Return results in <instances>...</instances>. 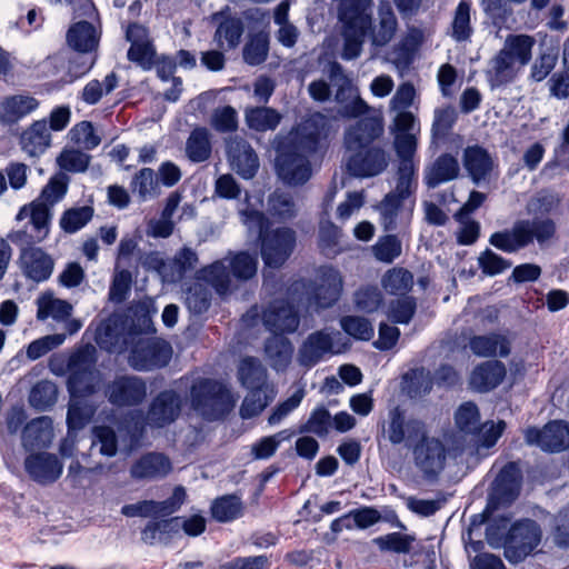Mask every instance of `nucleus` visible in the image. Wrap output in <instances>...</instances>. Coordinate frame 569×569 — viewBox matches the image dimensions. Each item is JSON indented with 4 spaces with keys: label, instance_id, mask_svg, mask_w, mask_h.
Instances as JSON below:
<instances>
[{
    "label": "nucleus",
    "instance_id": "obj_1",
    "mask_svg": "<svg viewBox=\"0 0 569 569\" xmlns=\"http://www.w3.org/2000/svg\"><path fill=\"white\" fill-rule=\"evenodd\" d=\"M327 131V117L315 112L292 127L286 136L277 137L274 169L284 184L299 187L310 180L311 158L320 150Z\"/></svg>",
    "mask_w": 569,
    "mask_h": 569
},
{
    "label": "nucleus",
    "instance_id": "obj_2",
    "mask_svg": "<svg viewBox=\"0 0 569 569\" xmlns=\"http://www.w3.org/2000/svg\"><path fill=\"white\" fill-rule=\"evenodd\" d=\"M385 131L381 117H365L346 128L343 146L349 153L346 157V172L352 178L367 179L383 173L390 154L385 146L376 142Z\"/></svg>",
    "mask_w": 569,
    "mask_h": 569
},
{
    "label": "nucleus",
    "instance_id": "obj_3",
    "mask_svg": "<svg viewBox=\"0 0 569 569\" xmlns=\"http://www.w3.org/2000/svg\"><path fill=\"white\" fill-rule=\"evenodd\" d=\"M535 39L528 34H509L503 47L490 60L487 78L492 88L502 87L515 81L519 69L527 66L532 58Z\"/></svg>",
    "mask_w": 569,
    "mask_h": 569
},
{
    "label": "nucleus",
    "instance_id": "obj_4",
    "mask_svg": "<svg viewBox=\"0 0 569 569\" xmlns=\"http://www.w3.org/2000/svg\"><path fill=\"white\" fill-rule=\"evenodd\" d=\"M556 232V222L550 218L520 219L510 229L493 232L489 243L502 252L515 253L535 240L539 244L548 242Z\"/></svg>",
    "mask_w": 569,
    "mask_h": 569
},
{
    "label": "nucleus",
    "instance_id": "obj_5",
    "mask_svg": "<svg viewBox=\"0 0 569 569\" xmlns=\"http://www.w3.org/2000/svg\"><path fill=\"white\" fill-rule=\"evenodd\" d=\"M369 11L367 0L341 1L338 17L343 28V60H353L360 56L365 38L372 26Z\"/></svg>",
    "mask_w": 569,
    "mask_h": 569
},
{
    "label": "nucleus",
    "instance_id": "obj_6",
    "mask_svg": "<svg viewBox=\"0 0 569 569\" xmlns=\"http://www.w3.org/2000/svg\"><path fill=\"white\" fill-rule=\"evenodd\" d=\"M190 401L192 409L208 421L223 419L234 406L229 389L210 378H200L192 383Z\"/></svg>",
    "mask_w": 569,
    "mask_h": 569
},
{
    "label": "nucleus",
    "instance_id": "obj_7",
    "mask_svg": "<svg viewBox=\"0 0 569 569\" xmlns=\"http://www.w3.org/2000/svg\"><path fill=\"white\" fill-rule=\"evenodd\" d=\"M541 537L542 531L536 520H517L502 538L505 558L510 563H520L540 545Z\"/></svg>",
    "mask_w": 569,
    "mask_h": 569
},
{
    "label": "nucleus",
    "instance_id": "obj_8",
    "mask_svg": "<svg viewBox=\"0 0 569 569\" xmlns=\"http://www.w3.org/2000/svg\"><path fill=\"white\" fill-rule=\"evenodd\" d=\"M308 305L316 311L333 307L340 299L343 279L332 266H321L316 270L315 279L303 286Z\"/></svg>",
    "mask_w": 569,
    "mask_h": 569
},
{
    "label": "nucleus",
    "instance_id": "obj_9",
    "mask_svg": "<svg viewBox=\"0 0 569 569\" xmlns=\"http://www.w3.org/2000/svg\"><path fill=\"white\" fill-rule=\"evenodd\" d=\"M172 348L169 342L159 338L138 340L131 348L128 361L137 371H151L164 368L171 360Z\"/></svg>",
    "mask_w": 569,
    "mask_h": 569
},
{
    "label": "nucleus",
    "instance_id": "obj_10",
    "mask_svg": "<svg viewBox=\"0 0 569 569\" xmlns=\"http://www.w3.org/2000/svg\"><path fill=\"white\" fill-rule=\"evenodd\" d=\"M296 240V232L289 227L268 231L259 239L263 263L272 269L282 267L293 252Z\"/></svg>",
    "mask_w": 569,
    "mask_h": 569
},
{
    "label": "nucleus",
    "instance_id": "obj_11",
    "mask_svg": "<svg viewBox=\"0 0 569 569\" xmlns=\"http://www.w3.org/2000/svg\"><path fill=\"white\" fill-rule=\"evenodd\" d=\"M383 433L388 441L398 446L403 443L408 449L426 433V425L419 419H406V412L396 406L388 412V420L383 425Z\"/></svg>",
    "mask_w": 569,
    "mask_h": 569
},
{
    "label": "nucleus",
    "instance_id": "obj_12",
    "mask_svg": "<svg viewBox=\"0 0 569 569\" xmlns=\"http://www.w3.org/2000/svg\"><path fill=\"white\" fill-rule=\"evenodd\" d=\"M104 397L117 408L136 407L147 398V383L138 376H117L106 385Z\"/></svg>",
    "mask_w": 569,
    "mask_h": 569
},
{
    "label": "nucleus",
    "instance_id": "obj_13",
    "mask_svg": "<svg viewBox=\"0 0 569 569\" xmlns=\"http://www.w3.org/2000/svg\"><path fill=\"white\" fill-rule=\"evenodd\" d=\"M525 440L545 452H562L569 448V423L551 420L542 428L530 427L525 431Z\"/></svg>",
    "mask_w": 569,
    "mask_h": 569
},
{
    "label": "nucleus",
    "instance_id": "obj_14",
    "mask_svg": "<svg viewBox=\"0 0 569 569\" xmlns=\"http://www.w3.org/2000/svg\"><path fill=\"white\" fill-rule=\"evenodd\" d=\"M416 466L427 476H437L446 465L447 450L442 441L427 432L410 448Z\"/></svg>",
    "mask_w": 569,
    "mask_h": 569
},
{
    "label": "nucleus",
    "instance_id": "obj_15",
    "mask_svg": "<svg viewBox=\"0 0 569 569\" xmlns=\"http://www.w3.org/2000/svg\"><path fill=\"white\" fill-rule=\"evenodd\" d=\"M181 412V398L173 389L160 391L150 402L146 421L151 428H164L174 422Z\"/></svg>",
    "mask_w": 569,
    "mask_h": 569
},
{
    "label": "nucleus",
    "instance_id": "obj_16",
    "mask_svg": "<svg viewBox=\"0 0 569 569\" xmlns=\"http://www.w3.org/2000/svg\"><path fill=\"white\" fill-rule=\"evenodd\" d=\"M30 207V224L33 232H28V230L24 229L12 231L8 234V239L17 246L34 244L41 242L49 234V227L52 216L50 210L51 207L38 200L33 201Z\"/></svg>",
    "mask_w": 569,
    "mask_h": 569
},
{
    "label": "nucleus",
    "instance_id": "obj_17",
    "mask_svg": "<svg viewBox=\"0 0 569 569\" xmlns=\"http://www.w3.org/2000/svg\"><path fill=\"white\" fill-rule=\"evenodd\" d=\"M23 465L30 479L40 486L54 483L63 471V463L58 456L47 451L27 456Z\"/></svg>",
    "mask_w": 569,
    "mask_h": 569
},
{
    "label": "nucleus",
    "instance_id": "obj_18",
    "mask_svg": "<svg viewBox=\"0 0 569 569\" xmlns=\"http://www.w3.org/2000/svg\"><path fill=\"white\" fill-rule=\"evenodd\" d=\"M172 468V461L167 455L150 451L141 455L132 462L129 473L137 481H153L169 476Z\"/></svg>",
    "mask_w": 569,
    "mask_h": 569
},
{
    "label": "nucleus",
    "instance_id": "obj_19",
    "mask_svg": "<svg viewBox=\"0 0 569 569\" xmlns=\"http://www.w3.org/2000/svg\"><path fill=\"white\" fill-rule=\"evenodd\" d=\"M262 321L272 335L293 333L300 323L298 310L286 301H276L263 311Z\"/></svg>",
    "mask_w": 569,
    "mask_h": 569
},
{
    "label": "nucleus",
    "instance_id": "obj_20",
    "mask_svg": "<svg viewBox=\"0 0 569 569\" xmlns=\"http://www.w3.org/2000/svg\"><path fill=\"white\" fill-rule=\"evenodd\" d=\"M19 247L21 248L19 261L22 273L36 282L48 280L53 271L54 262L52 258L34 244Z\"/></svg>",
    "mask_w": 569,
    "mask_h": 569
},
{
    "label": "nucleus",
    "instance_id": "obj_21",
    "mask_svg": "<svg viewBox=\"0 0 569 569\" xmlns=\"http://www.w3.org/2000/svg\"><path fill=\"white\" fill-rule=\"evenodd\" d=\"M227 157L231 168L243 179H251L259 169V159L251 144L236 137L227 143Z\"/></svg>",
    "mask_w": 569,
    "mask_h": 569
},
{
    "label": "nucleus",
    "instance_id": "obj_22",
    "mask_svg": "<svg viewBox=\"0 0 569 569\" xmlns=\"http://www.w3.org/2000/svg\"><path fill=\"white\" fill-rule=\"evenodd\" d=\"M333 341L326 330L310 333L298 350V362L305 368H312L323 360L325 356L332 353Z\"/></svg>",
    "mask_w": 569,
    "mask_h": 569
},
{
    "label": "nucleus",
    "instance_id": "obj_23",
    "mask_svg": "<svg viewBox=\"0 0 569 569\" xmlns=\"http://www.w3.org/2000/svg\"><path fill=\"white\" fill-rule=\"evenodd\" d=\"M100 39V28L86 20L72 23L66 34L68 47L80 54L97 52Z\"/></svg>",
    "mask_w": 569,
    "mask_h": 569
},
{
    "label": "nucleus",
    "instance_id": "obj_24",
    "mask_svg": "<svg viewBox=\"0 0 569 569\" xmlns=\"http://www.w3.org/2000/svg\"><path fill=\"white\" fill-rule=\"evenodd\" d=\"M460 174L458 158L449 152L439 154L423 170V183L428 189L456 180Z\"/></svg>",
    "mask_w": 569,
    "mask_h": 569
},
{
    "label": "nucleus",
    "instance_id": "obj_25",
    "mask_svg": "<svg viewBox=\"0 0 569 569\" xmlns=\"http://www.w3.org/2000/svg\"><path fill=\"white\" fill-rule=\"evenodd\" d=\"M522 482V472L515 461L507 462L493 481L495 497L501 503L513 502L519 493Z\"/></svg>",
    "mask_w": 569,
    "mask_h": 569
},
{
    "label": "nucleus",
    "instance_id": "obj_26",
    "mask_svg": "<svg viewBox=\"0 0 569 569\" xmlns=\"http://www.w3.org/2000/svg\"><path fill=\"white\" fill-rule=\"evenodd\" d=\"M393 198V196H385L379 206L380 222L386 231L406 228L412 218L413 201H410L407 206L406 201L395 200Z\"/></svg>",
    "mask_w": 569,
    "mask_h": 569
},
{
    "label": "nucleus",
    "instance_id": "obj_27",
    "mask_svg": "<svg viewBox=\"0 0 569 569\" xmlns=\"http://www.w3.org/2000/svg\"><path fill=\"white\" fill-rule=\"evenodd\" d=\"M39 107V101L29 94H13L0 101V123L12 126L32 113Z\"/></svg>",
    "mask_w": 569,
    "mask_h": 569
},
{
    "label": "nucleus",
    "instance_id": "obj_28",
    "mask_svg": "<svg viewBox=\"0 0 569 569\" xmlns=\"http://www.w3.org/2000/svg\"><path fill=\"white\" fill-rule=\"evenodd\" d=\"M213 20H219V24L214 32V41L221 49H236L244 32V24L241 18L236 16H226L222 11L212 16Z\"/></svg>",
    "mask_w": 569,
    "mask_h": 569
},
{
    "label": "nucleus",
    "instance_id": "obj_29",
    "mask_svg": "<svg viewBox=\"0 0 569 569\" xmlns=\"http://www.w3.org/2000/svg\"><path fill=\"white\" fill-rule=\"evenodd\" d=\"M263 351L269 366L277 372H284L293 356V345L282 335H272L264 340Z\"/></svg>",
    "mask_w": 569,
    "mask_h": 569
},
{
    "label": "nucleus",
    "instance_id": "obj_30",
    "mask_svg": "<svg viewBox=\"0 0 569 569\" xmlns=\"http://www.w3.org/2000/svg\"><path fill=\"white\" fill-rule=\"evenodd\" d=\"M20 147L31 158H39L51 146V133L47 121L37 120L20 136Z\"/></svg>",
    "mask_w": 569,
    "mask_h": 569
},
{
    "label": "nucleus",
    "instance_id": "obj_31",
    "mask_svg": "<svg viewBox=\"0 0 569 569\" xmlns=\"http://www.w3.org/2000/svg\"><path fill=\"white\" fill-rule=\"evenodd\" d=\"M389 130L393 137L395 150H400L399 146L403 142H408L412 149H417L420 123L411 111H399L393 118Z\"/></svg>",
    "mask_w": 569,
    "mask_h": 569
},
{
    "label": "nucleus",
    "instance_id": "obj_32",
    "mask_svg": "<svg viewBox=\"0 0 569 569\" xmlns=\"http://www.w3.org/2000/svg\"><path fill=\"white\" fill-rule=\"evenodd\" d=\"M52 438V420L47 416L32 419L22 429V445L29 450L48 448L51 445Z\"/></svg>",
    "mask_w": 569,
    "mask_h": 569
},
{
    "label": "nucleus",
    "instance_id": "obj_33",
    "mask_svg": "<svg viewBox=\"0 0 569 569\" xmlns=\"http://www.w3.org/2000/svg\"><path fill=\"white\" fill-rule=\"evenodd\" d=\"M462 163L473 183L479 184L492 171V158L481 146H468L463 150Z\"/></svg>",
    "mask_w": 569,
    "mask_h": 569
},
{
    "label": "nucleus",
    "instance_id": "obj_34",
    "mask_svg": "<svg viewBox=\"0 0 569 569\" xmlns=\"http://www.w3.org/2000/svg\"><path fill=\"white\" fill-rule=\"evenodd\" d=\"M181 517L164 519L153 518L141 530V540L150 546L156 543L168 545L180 532Z\"/></svg>",
    "mask_w": 569,
    "mask_h": 569
},
{
    "label": "nucleus",
    "instance_id": "obj_35",
    "mask_svg": "<svg viewBox=\"0 0 569 569\" xmlns=\"http://www.w3.org/2000/svg\"><path fill=\"white\" fill-rule=\"evenodd\" d=\"M506 377V367L498 360H491L477 366L470 377V385L480 392L497 388Z\"/></svg>",
    "mask_w": 569,
    "mask_h": 569
},
{
    "label": "nucleus",
    "instance_id": "obj_36",
    "mask_svg": "<svg viewBox=\"0 0 569 569\" xmlns=\"http://www.w3.org/2000/svg\"><path fill=\"white\" fill-rule=\"evenodd\" d=\"M199 257L194 249L188 246L180 248L172 259L168 261L164 271V281L177 283L184 279L187 273L193 271L198 266Z\"/></svg>",
    "mask_w": 569,
    "mask_h": 569
},
{
    "label": "nucleus",
    "instance_id": "obj_37",
    "mask_svg": "<svg viewBox=\"0 0 569 569\" xmlns=\"http://www.w3.org/2000/svg\"><path fill=\"white\" fill-rule=\"evenodd\" d=\"M97 406L91 399L70 398L67 411L68 436L74 437L92 419Z\"/></svg>",
    "mask_w": 569,
    "mask_h": 569
},
{
    "label": "nucleus",
    "instance_id": "obj_38",
    "mask_svg": "<svg viewBox=\"0 0 569 569\" xmlns=\"http://www.w3.org/2000/svg\"><path fill=\"white\" fill-rule=\"evenodd\" d=\"M469 348L478 357L491 358L497 355L505 358L510 353L507 338L498 333L473 336L469 339Z\"/></svg>",
    "mask_w": 569,
    "mask_h": 569
},
{
    "label": "nucleus",
    "instance_id": "obj_39",
    "mask_svg": "<svg viewBox=\"0 0 569 569\" xmlns=\"http://www.w3.org/2000/svg\"><path fill=\"white\" fill-rule=\"evenodd\" d=\"M244 513L241 498L234 493L217 497L210 506L212 519L220 523L232 522Z\"/></svg>",
    "mask_w": 569,
    "mask_h": 569
},
{
    "label": "nucleus",
    "instance_id": "obj_40",
    "mask_svg": "<svg viewBox=\"0 0 569 569\" xmlns=\"http://www.w3.org/2000/svg\"><path fill=\"white\" fill-rule=\"evenodd\" d=\"M119 86V76L114 71L108 73L102 81L92 79L78 93V99L87 106L98 104L103 96H108Z\"/></svg>",
    "mask_w": 569,
    "mask_h": 569
},
{
    "label": "nucleus",
    "instance_id": "obj_41",
    "mask_svg": "<svg viewBox=\"0 0 569 569\" xmlns=\"http://www.w3.org/2000/svg\"><path fill=\"white\" fill-rule=\"evenodd\" d=\"M198 279L210 284L218 295L223 296L230 291L231 273L226 260H217L197 272Z\"/></svg>",
    "mask_w": 569,
    "mask_h": 569
},
{
    "label": "nucleus",
    "instance_id": "obj_42",
    "mask_svg": "<svg viewBox=\"0 0 569 569\" xmlns=\"http://www.w3.org/2000/svg\"><path fill=\"white\" fill-rule=\"evenodd\" d=\"M267 369L256 357L243 358L238 367V379L248 390L262 389L267 382Z\"/></svg>",
    "mask_w": 569,
    "mask_h": 569
},
{
    "label": "nucleus",
    "instance_id": "obj_43",
    "mask_svg": "<svg viewBox=\"0 0 569 569\" xmlns=\"http://www.w3.org/2000/svg\"><path fill=\"white\" fill-rule=\"evenodd\" d=\"M210 133L206 127L194 128L186 141V154L191 162L199 163L211 156Z\"/></svg>",
    "mask_w": 569,
    "mask_h": 569
},
{
    "label": "nucleus",
    "instance_id": "obj_44",
    "mask_svg": "<svg viewBox=\"0 0 569 569\" xmlns=\"http://www.w3.org/2000/svg\"><path fill=\"white\" fill-rule=\"evenodd\" d=\"M379 24L372 31L371 41L376 47L387 46L395 37L398 21L390 3H382L378 10Z\"/></svg>",
    "mask_w": 569,
    "mask_h": 569
},
{
    "label": "nucleus",
    "instance_id": "obj_45",
    "mask_svg": "<svg viewBox=\"0 0 569 569\" xmlns=\"http://www.w3.org/2000/svg\"><path fill=\"white\" fill-rule=\"evenodd\" d=\"M341 230L329 219L321 220L318 232V248L327 258H335L342 252L340 246Z\"/></svg>",
    "mask_w": 569,
    "mask_h": 569
},
{
    "label": "nucleus",
    "instance_id": "obj_46",
    "mask_svg": "<svg viewBox=\"0 0 569 569\" xmlns=\"http://www.w3.org/2000/svg\"><path fill=\"white\" fill-rule=\"evenodd\" d=\"M67 390L70 398L90 399L98 391V372L68 375Z\"/></svg>",
    "mask_w": 569,
    "mask_h": 569
},
{
    "label": "nucleus",
    "instance_id": "obj_47",
    "mask_svg": "<svg viewBox=\"0 0 569 569\" xmlns=\"http://www.w3.org/2000/svg\"><path fill=\"white\" fill-rule=\"evenodd\" d=\"M281 118V114L276 109L269 107H253L246 111L248 127L260 132L274 130L279 126Z\"/></svg>",
    "mask_w": 569,
    "mask_h": 569
},
{
    "label": "nucleus",
    "instance_id": "obj_48",
    "mask_svg": "<svg viewBox=\"0 0 569 569\" xmlns=\"http://www.w3.org/2000/svg\"><path fill=\"white\" fill-rule=\"evenodd\" d=\"M269 43V36L263 31L250 36L242 49L243 61L252 67L263 63L268 58Z\"/></svg>",
    "mask_w": 569,
    "mask_h": 569
},
{
    "label": "nucleus",
    "instance_id": "obj_49",
    "mask_svg": "<svg viewBox=\"0 0 569 569\" xmlns=\"http://www.w3.org/2000/svg\"><path fill=\"white\" fill-rule=\"evenodd\" d=\"M97 360L96 348L90 343L84 345L69 356L67 361L68 375L73 372H98L96 369Z\"/></svg>",
    "mask_w": 569,
    "mask_h": 569
},
{
    "label": "nucleus",
    "instance_id": "obj_50",
    "mask_svg": "<svg viewBox=\"0 0 569 569\" xmlns=\"http://www.w3.org/2000/svg\"><path fill=\"white\" fill-rule=\"evenodd\" d=\"M158 184L156 172L151 168H142L133 176L130 188L137 193L139 201H146L158 194Z\"/></svg>",
    "mask_w": 569,
    "mask_h": 569
},
{
    "label": "nucleus",
    "instance_id": "obj_51",
    "mask_svg": "<svg viewBox=\"0 0 569 569\" xmlns=\"http://www.w3.org/2000/svg\"><path fill=\"white\" fill-rule=\"evenodd\" d=\"M93 213L94 210L91 206L69 208L60 217V228L66 233H76L91 221Z\"/></svg>",
    "mask_w": 569,
    "mask_h": 569
},
{
    "label": "nucleus",
    "instance_id": "obj_52",
    "mask_svg": "<svg viewBox=\"0 0 569 569\" xmlns=\"http://www.w3.org/2000/svg\"><path fill=\"white\" fill-rule=\"evenodd\" d=\"M58 400V387L50 380L38 381L31 389L29 402L37 410L50 409Z\"/></svg>",
    "mask_w": 569,
    "mask_h": 569
},
{
    "label": "nucleus",
    "instance_id": "obj_53",
    "mask_svg": "<svg viewBox=\"0 0 569 569\" xmlns=\"http://www.w3.org/2000/svg\"><path fill=\"white\" fill-rule=\"evenodd\" d=\"M413 284V276L403 268H393L382 278L385 290L393 296H405Z\"/></svg>",
    "mask_w": 569,
    "mask_h": 569
},
{
    "label": "nucleus",
    "instance_id": "obj_54",
    "mask_svg": "<svg viewBox=\"0 0 569 569\" xmlns=\"http://www.w3.org/2000/svg\"><path fill=\"white\" fill-rule=\"evenodd\" d=\"M457 119L458 113L452 106L436 109L431 127L432 140H445L451 132Z\"/></svg>",
    "mask_w": 569,
    "mask_h": 569
},
{
    "label": "nucleus",
    "instance_id": "obj_55",
    "mask_svg": "<svg viewBox=\"0 0 569 569\" xmlns=\"http://www.w3.org/2000/svg\"><path fill=\"white\" fill-rule=\"evenodd\" d=\"M451 29V37L457 42L470 40L473 30L470 23V3L468 1L462 0L458 3Z\"/></svg>",
    "mask_w": 569,
    "mask_h": 569
},
{
    "label": "nucleus",
    "instance_id": "obj_56",
    "mask_svg": "<svg viewBox=\"0 0 569 569\" xmlns=\"http://www.w3.org/2000/svg\"><path fill=\"white\" fill-rule=\"evenodd\" d=\"M69 178L63 172L53 174L41 190L38 201L52 207L61 201L68 191Z\"/></svg>",
    "mask_w": 569,
    "mask_h": 569
},
{
    "label": "nucleus",
    "instance_id": "obj_57",
    "mask_svg": "<svg viewBox=\"0 0 569 569\" xmlns=\"http://www.w3.org/2000/svg\"><path fill=\"white\" fill-rule=\"evenodd\" d=\"M269 213L281 221L296 217V203L291 194L282 191H274L268 199Z\"/></svg>",
    "mask_w": 569,
    "mask_h": 569
},
{
    "label": "nucleus",
    "instance_id": "obj_58",
    "mask_svg": "<svg viewBox=\"0 0 569 569\" xmlns=\"http://www.w3.org/2000/svg\"><path fill=\"white\" fill-rule=\"evenodd\" d=\"M71 313L72 306L67 300L56 298L42 299L39 300L37 319L46 320L52 317L56 321L62 322L70 318Z\"/></svg>",
    "mask_w": 569,
    "mask_h": 569
},
{
    "label": "nucleus",
    "instance_id": "obj_59",
    "mask_svg": "<svg viewBox=\"0 0 569 569\" xmlns=\"http://www.w3.org/2000/svg\"><path fill=\"white\" fill-rule=\"evenodd\" d=\"M231 277L237 280H249L257 273L258 259L257 256L248 252H238L227 263Z\"/></svg>",
    "mask_w": 569,
    "mask_h": 569
},
{
    "label": "nucleus",
    "instance_id": "obj_60",
    "mask_svg": "<svg viewBox=\"0 0 569 569\" xmlns=\"http://www.w3.org/2000/svg\"><path fill=\"white\" fill-rule=\"evenodd\" d=\"M341 329L356 340L369 341L375 335L371 322L360 316H343L340 319Z\"/></svg>",
    "mask_w": 569,
    "mask_h": 569
},
{
    "label": "nucleus",
    "instance_id": "obj_61",
    "mask_svg": "<svg viewBox=\"0 0 569 569\" xmlns=\"http://www.w3.org/2000/svg\"><path fill=\"white\" fill-rule=\"evenodd\" d=\"M402 252V244L396 234L380 237L372 246L375 258L385 263L393 262Z\"/></svg>",
    "mask_w": 569,
    "mask_h": 569
},
{
    "label": "nucleus",
    "instance_id": "obj_62",
    "mask_svg": "<svg viewBox=\"0 0 569 569\" xmlns=\"http://www.w3.org/2000/svg\"><path fill=\"white\" fill-rule=\"evenodd\" d=\"M416 309V299L405 296L389 303L387 317L393 323L408 325L412 320Z\"/></svg>",
    "mask_w": 569,
    "mask_h": 569
},
{
    "label": "nucleus",
    "instance_id": "obj_63",
    "mask_svg": "<svg viewBox=\"0 0 569 569\" xmlns=\"http://www.w3.org/2000/svg\"><path fill=\"white\" fill-rule=\"evenodd\" d=\"M210 302L211 292L204 284L196 282L187 289L186 305L193 315L206 312L210 307Z\"/></svg>",
    "mask_w": 569,
    "mask_h": 569
},
{
    "label": "nucleus",
    "instance_id": "obj_64",
    "mask_svg": "<svg viewBox=\"0 0 569 569\" xmlns=\"http://www.w3.org/2000/svg\"><path fill=\"white\" fill-rule=\"evenodd\" d=\"M415 538L401 532H390L373 539V543L381 551H390L395 553H408Z\"/></svg>",
    "mask_w": 569,
    "mask_h": 569
}]
</instances>
